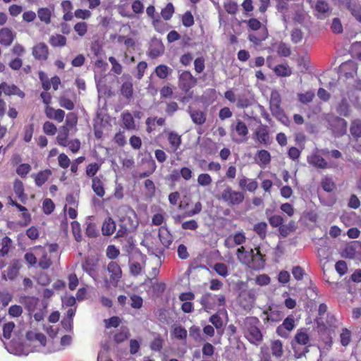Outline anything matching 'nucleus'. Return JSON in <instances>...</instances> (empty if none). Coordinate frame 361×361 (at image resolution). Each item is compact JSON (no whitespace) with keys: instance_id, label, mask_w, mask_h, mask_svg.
Listing matches in <instances>:
<instances>
[{"instance_id":"nucleus-1","label":"nucleus","mask_w":361,"mask_h":361,"mask_svg":"<svg viewBox=\"0 0 361 361\" xmlns=\"http://www.w3.org/2000/svg\"><path fill=\"white\" fill-rule=\"evenodd\" d=\"M259 319L256 317H247L243 322V331L245 338L252 345H259L263 341V334L259 329Z\"/></svg>"},{"instance_id":"nucleus-2","label":"nucleus","mask_w":361,"mask_h":361,"mask_svg":"<svg viewBox=\"0 0 361 361\" xmlns=\"http://www.w3.org/2000/svg\"><path fill=\"white\" fill-rule=\"evenodd\" d=\"M109 274V276H104L103 281L104 287L107 289L111 287H117L120 279L122 277V270L120 265L114 262H110L106 268H104Z\"/></svg>"},{"instance_id":"nucleus-3","label":"nucleus","mask_w":361,"mask_h":361,"mask_svg":"<svg viewBox=\"0 0 361 361\" xmlns=\"http://www.w3.org/2000/svg\"><path fill=\"white\" fill-rule=\"evenodd\" d=\"M216 198L230 207L238 206L243 202L245 193L234 190L231 186L227 185Z\"/></svg>"},{"instance_id":"nucleus-4","label":"nucleus","mask_w":361,"mask_h":361,"mask_svg":"<svg viewBox=\"0 0 361 361\" xmlns=\"http://www.w3.org/2000/svg\"><path fill=\"white\" fill-rule=\"evenodd\" d=\"M281 97L278 93H272L270 100V111L271 114L286 126L290 124V119L281 107Z\"/></svg>"},{"instance_id":"nucleus-5","label":"nucleus","mask_w":361,"mask_h":361,"mask_svg":"<svg viewBox=\"0 0 361 361\" xmlns=\"http://www.w3.org/2000/svg\"><path fill=\"white\" fill-rule=\"evenodd\" d=\"M233 134V140L236 143H243L247 140V135L249 133L248 128L245 123L238 119L235 123L231 126Z\"/></svg>"},{"instance_id":"nucleus-6","label":"nucleus","mask_w":361,"mask_h":361,"mask_svg":"<svg viewBox=\"0 0 361 361\" xmlns=\"http://www.w3.org/2000/svg\"><path fill=\"white\" fill-rule=\"evenodd\" d=\"M197 82V78H195L189 71H183L178 75V87L185 93L188 92L194 87Z\"/></svg>"},{"instance_id":"nucleus-7","label":"nucleus","mask_w":361,"mask_h":361,"mask_svg":"<svg viewBox=\"0 0 361 361\" xmlns=\"http://www.w3.org/2000/svg\"><path fill=\"white\" fill-rule=\"evenodd\" d=\"M253 135L256 141L259 144L268 146L272 142L269 127L267 125L260 124L256 128Z\"/></svg>"},{"instance_id":"nucleus-8","label":"nucleus","mask_w":361,"mask_h":361,"mask_svg":"<svg viewBox=\"0 0 361 361\" xmlns=\"http://www.w3.org/2000/svg\"><path fill=\"white\" fill-rule=\"evenodd\" d=\"M188 207H189L188 202H186L184 204L181 202L179 204V209L184 210V212L182 214L178 215L175 218L176 221H180V220L182 219H185L187 217H192L195 215L199 214L202 210V204L200 201L197 202L194 204V207L192 209H190V210L188 209Z\"/></svg>"},{"instance_id":"nucleus-9","label":"nucleus","mask_w":361,"mask_h":361,"mask_svg":"<svg viewBox=\"0 0 361 361\" xmlns=\"http://www.w3.org/2000/svg\"><path fill=\"white\" fill-rule=\"evenodd\" d=\"M295 326V318L290 314L276 328V332L279 336L287 338L289 336L290 332L294 329Z\"/></svg>"},{"instance_id":"nucleus-10","label":"nucleus","mask_w":361,"mask_h":361,"mask_svg":"<svg viewBox=\"0 0 361 361\" xmlns=\"http://www.w3.org/2000/svg\"><path fill=\"white\" fill-rule=\"evenodd\" d=\"M357 72V64L352 60L342 63L339 66V73L345 79L353 78Z\"/></svg>"},{"instance_id":"nucleus-11","label":"nucleus","mask_w":361,"mask_h":361,"mask_svg":"<svg viewBox=\"0 0 361 361\" xmlns=\"http://www.w3.org/2000/svg\"><path fill=\"white\" fill-rule=\"evenodd\" d=\"M82 268L95 281H99L97 262L90 257H86L82 263Z\"/></svg>"},{"instance_id":"nucleus-12","label":"nucleus","mask_w":361,"mask_h":361,"mask_svg":"<svg viewBox=\"0 0 361 361\" xmlns=\"http://www.w3.org/2000/svg\"><path fill=\"white\" fill-rule=\"evenodd\" d=\"M255 250L256 251L255 253L253 250L252 251V258L250 260L248 267L254 270H260L265 265L264 255L261 253L259 247H256Z\"/></svg>"},{"instance_id":"nucleus-13","label":"nucleus","mask_w":361,"mask_h":361,"mask_svg":"<svg viewBox=\"0 0 361 361\" xmlns=\"http://www.w3.org/2000/svg\"><path fill=\"white\" fill-rule=\"evenodd\" d=\"M255 301V293L252 290H243L239 295V304L245 310H250Z\"/></svg>"},{"instance_id":"nucleus-14","label":"nucleus","mask_w":361,"mask_h":361,"mask_svg":"<svg viewBox=\"0 0 361 361\" xmlns=\"http://www.w3.org/2000/svg\"><path fill=\"white\" fill-rule=\"evenodd\" d=\"M20 268V261L19 259H13L6 270L2 273V278L6 280H14L18 276Z\"/></svg>"},{"instance_id":"nucleus-15","label":"nucleus","mask_w":361,"mask_h":361,"mask_svg":"<svg viewBox=\"0 0 361 361\" xmlns=\"http://www.w3.org/2000/svg\"><path fill=\"white\" fill-rule=\"evenodd\" d=\"M3 92L6 96L17 95L21 99L25 97V92L18 86L14 84L8 85L6 82H3L0 84V97Z\"/></svg>"},{"instance_id":"nucleus-16","label":"nucleus","mask_w":361,"mask_h":361,"mask_svg":"<svg viewBox=\"0 0 361 361\" xmlns=\"http://www.w3.org/2000/svg\"><path fill=\"white\" fill-rule=\"evenodd\" d=\"M49 54V48L44 42H39L32 47V55L36 60L47 61Z\"/></svg>"},{"instance_id":"nucleus-17","label":"nucleus","mask_w":361,"mask_h":361,"mask_svg":"<svg viewBox=\"0 0 361 361\" xmlns=\"http://www.w3.org/2000/svg\"><path fill=\"white\" fill-rule=\"evenodd\" d=\"M314 9L316 11L315 16L318 19H324L329 16L330 7L329 4L324 0H317Z\"/></svg>"},{"instance_id":"nucleus-18","label":"nucleus","mask_w":361,"mask_h":361,"mask_svg":"<svg viewBox=\"0 0 361 361\" xmlns=\"http://www.w3.org/2000/svg\"><path fill=\"white\" fill-rule=\"evenodd\" d=\"M200 303L207 312L214 310L216 305V295L209 293H206L202 296Z\"/></svg>"},{"instance_id":"nucleus-19","label":"nucleus","mask_w":361,"mask_h":361,"mask_svg":"<svg viewBox=\"0 0 361 361\" xmlns=\"http://www.w3.org/2000/svg\"><path fill=\"white\" fill-rule=\"evenodd\" d=\"M35 250H39L41 257L39 259L38 265L42 269H48L52 265V261L48 256V253L45 248L41 245L36 246Z\"/></svg>"},{"instance_id":"nucleus-20","label":"nucleus","mask_w":361,"mask_h":361,"mask_svg":"<svg viewBox=\"0 0 361 361\" xmlns=\"http://www.w3.org/2000/svg\"><path fill=\"white\" fill-rule=\"evenodd\" d=\"M45 115L50 119H54L58 123H61L63 121L65 116V111L61 109H54L50 106H47L44 109Z\"/></svg>"},{"instance_id":"nucleus-21","label":"nucleus","mask_w":361,"mask_h":361,"mask_svg":"<svg viewBox=\"0 0 361 361\" xmlns=\"http://www.w3.org/2000/svg\"><path fill=\"white\" fill-rule=\"evenodd\" d=\"M269 310L270 311L269 313L267 310H264L262 312L263 314L266 315V317L263 319L265 324L268 322H278L283 319V312L278 310H273L271 307L269 308Z\"/></svg>"},{"instance_id":"nucleus-22","label":"nucleus","mask_w":361,"mask_h":361,"mask_svg":"<svg viewBox=\"0 0 361 361\" xmlns=\"http://www.w3.org/2000/svg\"><path fill=\"white\" fill-rule=\"evenodd\" d=\"M167 140L172 152H176L181 145V136L175 131H169L167 133Z\"/></svg>"},{"instance_id":"nucleus-23","label":"nucleus","mask_w":361,"mask_h":361,"mask_svg":"<svg viewBox=\"0 0 361 361\" xmlns=\"http://www.w3.org/2000/svg\"><path fill=\"white\" fill-rule=\"evenodd\" d=\"M308 163L318 169H326L328 164L326 160L318 153H313L307 157Z\"/></svg>"},{"instance_id":"nucleus-24","label":"nucleus","mask_w":361,"mask_h":361,"mask_svg":"<svg viewBox=\"0 0 361 361\" xmlns=\"http://www.w3.org/2000/svg\"><path fill=\"white\" fill-rule=\"evenodd\" d=\"M238 185L240 189L246 190L250 192H254L258 188V183L255 180L245 176L239 180Z\"/></svg>"},{"instance_id":"nucleus-25","label":"nucleus","mask_w":361,"mask_h":361,"mask_svg":"<svg viewBox=\"0 0 361 361\" xmlns=\"http://www.w3.org/2000/svg\"><path fill=\"white\" fill-rule=\"evenodd\" d=\"M14 39V35L12 31L7 27L0 30V44L4 46H9Z\"/></svg>"},{"instance_id":"nucleus-26","label":"nucleus","mask_w":361,"mask_h":361,"mask_svg":"<svg viewBox=\"0 0 361 361\" xmlns=\"http://www.w3.org/2000/svg\"><path fill=\"white\" fill-rule=\"evenodd\" d=\"M116 225L111 217L105 219L102 226V232L104 235H111L116 231Z\"/></svg>"},{"instance_id":"nucleus-27","label":"nucleus","mask_w":361,"mask_h":361,"mask_svg":"<svg viewBox=\"0 0 361 361\" xmlns=\"http://www.w3.org/2000/svg\"><path fill=\"white\" fill-rule=\"evenodd\" d=\"M159 238L161 244L166 248L169 247L173 242V236L166 228L161 227L159 230Z\"/></svg>"},{"instance_id":"nucleus-28","label":"nucleus","mask_w":361,"mask_h":361,"mask_svg":"<svg viewBox=\"0 0 361 361\" xmlns=\"http://www.w3.org/2000/svg\"><path fill=\"white\" fill-rule=\"evenodd\" d=\"M294 341L299 345H306L310 342V336L305 328L298 329L295 335Z\"/></svg>"},{"instance_id":"nucleus-29","label":"nucleus","mask_w":361,"mask_h":361,"mask_svg":"<svg viewBox=\"0 0 361 361\" xmlns=\"http://www.w3.org/2000/svg\"><path fill=\"white\" fill-rule=\"evenodd\" d=\"M130 335L128 328L127 326H121L120 329L114 334V341L117 344L121 343L128 340Z\"/></svg>"},{"instance_id":"nucleus-30","label":"nucleus","mask_w":361,"mask_h":361,"mask_svg":"<svg viewBox=\"0 0 361 361\" xmlns=\"http://www.w3.org/2000/svg\"><path fill=\"white\" fill-rule=\"evenodd\" d=\"M270 350L271 355L276 358H280L283 354V346L281 341L276 339L270 342Z\"/></svg>"},{"instance_id":"nucleus-31","label":"nucleus","mask_w":361,"mask_h":361,"mask_svg":"<svg viewBox=\"0 0 361 361\" xmlns=\"http://www.w3.org/2000/svg\"><path fill=\"white\" fill-rule=\"evenodd\" d=\"M252 249H251L250 251H246L245 247L243 246H241L240 247L238 248L236 252L238 259L242 264H244L248 267L250 260L252 258Z\"/></svg>"},{"instance_id":"nucleus-32","label":"nucleus","mask_w":361,"mask_h":361,"mask_svg":"<svg viewBox=\"0 0 361 361\" xmlns=\"http://www.w3.org/2000/svg\"><path fill=\"white\" fill-rule=\"evenodd\" d=\"M192 122L197 125H203L207 120V114L200 110H192L189 112Z\"/></svg>"},{"instance_id":"nucleus-33","label":"nucleus","mask_w":361,"mask_h":361,"mask_svg":"<svg viewBox=\"0 0 361 361\" xmlns=\"http://www.w3.org/2000/svg\"><path fill=\"white\" fill-rule=\"evenodd\" d=\"M51 173V171L48 169L38 172L35 176V185L42 187L48 180Z\"/></svg>"},{"instance_id":"nucleus-34","label":"nucleus","mask_w":361,"mask_h":361,"mask_svg":"<svg viewBox=\"0 0 361 361\" xmlns=\"http://www.w3.org/2000/svg\"><path fill=\"white\" fill-rule=\"evenodd\" d=\"M92 188L94 192L99 197H103L105 195L104 183L100 178L96 176L92 179Z\"/></svg>"},{"instance_id":"nucleus-35","label":"nucleus","mask_w":361,"mask_h":361,"mask_svg":"<svg viewBox=\"0 0 361 361\" xmlns=\"http://www.w3.org/2000/svg\"><path fill=\"white\" fill-rule=\"evenodd\" d=\"M268 225L265 221H259L253 225L254 232L261 240H264L267 237Z\"/></svg>"},{"instance_id":"nucleus-36","label":"nucleus","mask_w":361,"mask_h":361,"mask_svg":"<svg viewBox=\"0 0 361 361\" xmlns=\"http://www.w3.org/2000/svg\"><path fill=\"white\" fill-rule=\"evenodd\" d=\"M345 8L350 12L355 18L361 23V5L359 4H353L348 1L345 5Z\"/></svg>"},{"instance_id":"nucleus-37","label":"nucleus","mask_w":361,"mask_h":361,"mask_svg":"<svg viewBox=\"0 0 361 361\" xmlns=\"http://www.w3.org/2000/svg\"><path fill=\"white\" fill-rule=\"evenodd\" d=\"M69 130L70 129H68L67 126H62L61 128L60 131L56 137V142L59 145L67 147Z\"/></svg>"},{"instance_id":"nucleus-38","label":"nucleus","mask_w":361,"mask_h":361,"mask_svg":"<svg viewBox=\"0 0 361 361\" xmlns=\"http://www.w3.org/2000/svg\"><path fill=\"white\" fill-rule=\"evenodd\" d=\"M121 94L127 99H130L133 95V85L131 80L125 81L121 87Z\"/></svg>"},{"instance_id":"nucleus-39","label":"nucleus","mask_w":361,"mask_h":361,"mask_svg":"<svg viewBox=\"0 0 361 361\" xmlns=\"http://www.w3.org/2000/svg\"><path fill=\"white\" fill-rule=\"evenodd\" d=\"M123 123L125 128L128 130H135V123L134 118L132 114L127 111L122 114L121 116Z\"/></svg>"},{"instance_id":"nucleus-40","label":"nucleus","mask_w":361,"mask_h":361,"mask_svg":"<svg viewBox=\"0 0 361 361\" xmlns=\"http://www.w3.org/2000/svg\"><path fill=\"white\" fill-rule=\"evenodd\" d=\"M12 240L8 236H4L1 240V248L0 249V257H4L8 254L12 247Z\"/></svg>"},{"instance_id":"nucleus-41","label":"nucleus","mask_w":361,"mask_h":361,"mask_svg":"<svg viewBox=\"0 0 361 361\" xmlns=\"http://www.w3.org/2000/svg\"><path fill=\"white\" fill-rule=\"evenodd\" d=\"M66 38L63 35L56 34L54 35H51L49 37V42L51 44V46L54 47H64L66 44Z\"/></svg>"},{"instance_id":"nucleus-42","label":"nucleus","mask_w":361,"mask_h":361,"mask_svg":"<svg viewBox=\"0 0 361 361\" xmlns=\"http://www.w3.org/2000/svg\"><path fill=\"white\" fill-rule=\"evenodd\" d=\"M154 71L159 78L166 79L171 72V69L166 65L161 64L155 68Z\"/></svg>"},{"instance_id":"nucleus-43","label":"nucleus","mask_w":361,"mask_h":361,"mask_svg":"<svg viewBox=\"0 0 361 361\" xmlns=\"http://www.w3.org/2000/svg\"><path fill=\"white\" fill-rule=\"evenodd\" d=\"M274 73L277 76L286 77L292 74L291 69L286 65L279 64L275 66Z\"/></svg>"},{"instance_id":"nucleus-44","label":"nucleus","mask_w":361,"mask_h":361,"mask_svg":"<svg viewBox=\"0 0 361 361\" xmlns=\"http://www.w3.org/2000/svg\"><path fill=\"white\" fill-rule=\"evenodd\" d=\"M335 126L338 128V130H336L337 135L341 136L346 133L347 130V122L344 118L337 117L335 120Z\"/></svg>"},{"instance_id":"nucleus-45","label":"nucleus","mask_w":361,"mask_h":361,"mask_svg":"<svg viewBox=\"0 0 361 361\" xmlns=\"http://www.w3.org/2000/svg\"><path fill=\"white\" fill-rule=\"evenodd\" d=\"M13 190L15 194L21 200L25 198L24 192V185L21 180L16 179L13 183Z\"/></svg>"},{"instance_id":"nucleus-46","label":"nucleus","mask_w":361,"mask_h":361,"mask_svg":"<svg viewBox=\"0 0 361 361\" xmlns=\"http://www.w3.org/2000/svg\"><path fill=\"white\" fill-rule=\"evenodd\" d=\"M37 15L41 21L49 24L51 22V11L48 8H41L37 11Z\"/></svg>"},{"instance_id":"nucleus-47","label":"nucleus","mask_w":361,"mask_h":361,"mask_svg":"<svg viewBox=\"0 0 361 361\" xmlns=\"http://www.w3.org/2000/svg\"><path fill=\"white\" fill-rule=\"evenodd\" d=\"M174 13V6L172 3H168L166 6L161 9V15L165 20H169Z\"/></svg>"},{"instance_id":"nucleus-48","label":"nucleus","mask_w":361,"mask_h":361,"mask_svg":"<svg viewBox=\"0 0 361 361\" xmlns=\"http://www.w3.org/2000/svg\"><path fill=\"white\" fill-rule=\"evenodd\" d=\"M338 113L343 116H350V106L345 99L341 100L337 107Z\"/></svg>"},{"instance_id":"nucleus-49","label":"nucleus","mask_w":361,"mask_h":361,"mask_svg":"<svg viewBox=\"0 0 361 361\" xmlns=\"http://www.w3.org/2000/svg\"><path fill=\"white\" fill-rule=\"evenodd\" d=\"M146 13L149 17H150L152 19L153 25L155 27V29H157V27L159 24L161 23V21L159 19V17L155 16V8L154 6L150 5L146 9Z\"/></svg>"},{"instance_id":"nucleus-50","label":"nucleus","mask_w":361,"mask_h":361,"mask_svg":"<svg viewBox=\"0 0 361 361\" xmlns=\"http://www.w3.org/2000/svg\"><path fill=\"white\" fill-rule=\"evenodd\" d=\"M350 131L354 137H361V121L357 120L353 121L350 128Z\"/></svg>"},{"instance_id":"nucleus-51","label":"nucleus","mask_w":361,"mask_h":361,"mask_svg":"<svg viewBox=\"0 0 361 361\" xmlns=\"http://www.w3.org/2000/svg\"><path fill=\"white\" fill-rule=\"evenodd\" d=\"M213 269L216 274L223 277H226L228 274L227 265L222 262L215 263L213 266Z\"/></svg>"},{"instance_id":"nucleus-52","label":"nucleus","mask_w":361,"mask_h":361,"mask_svg":"<svg viewBox=\"0 0 361 361\" xmlns=\"http://www.w3.org/2000/svg\"><path fill=\"white\" fill-rule=\"evenodd\" d=\"M58 100L60 106L62 108H64L68 111H71L75 108L73 102L65 96H60Z\"/></svg>"},{"instance_id":"nucleus-53","label":"nucleus","mask_w":361,"mask_h":361,"mask_svg":"<svg viewBox=\"0 0 361 361\" xmlns=\"http://www.w3.org/2000/svg\"><path fill=\"white\" fill-rule=\"evenodd\" d=\"M257 158L263 165H267L271 161V154L266 149H261L257 152Z\"/></svg>"},{"instance_id":"nucleus-54","label":"nucleus","mask_w":361,"mask_h":361,"mask_svg":"<svg viewBox=\"0 0 361 361\" xmlns=\"http://www.w3.org/2000/svg\"><path fill=\"white\" fill-rule=\"evenodd\" d=\"M197 181L200 185L203 187H207L212 184V178L211 176L208 173H200L197 176Z\"/></svg>"},{"instance_id":"nucleus-55","label":"nucleus","mask_w":361,"mask_h":361,"mask_svg":"<svg viewBox=\"0 0 361 361\" xmlns=\"http://www.w3.org/2000/svg\"><path fill=\"white\" fill-rule=\"evenodd\" d=\"M130 305L133 309H140L143 305L142 298L137 294H131L130 296Z\"/></svg>"},{"instance_id":"nucleus-56","label":"nucleus","mask_w":361,"mask_h":361,"mask_svg":"<svg viewBox=\"0 0 361 361\" xmlns=\"http://www.w3.org/2000/svg\"><path fill=\"white\" fill-rule=\"evenodd\" d=\"M99 169L100 165L99 164L95 162L91 163L87 166L85 173L87 176L93 178L94 177H96L95 175Z\"/></svg>"},{"instance_id":"nucleus-57","label":"nucleus","mask_w":361,"mask_h":361,"mask_svg":"<svg viewBox=\"0 0 361 361\" xmlns=\"http://www.w3.org/2000/svg\"><path fill=\"white\" fill-rule=\"evenodd\" d=\"M71 228L75 240L77 242H80L82 240V235L80 224L76 221H73L71 223Z\"/></svg>"},{"instance_id":"nucleus-58","label":"nucleus","mask_w":361,"mask_h":361,"mask_svg":"<svg viewBox=\"0 0 361 361\" xmlns=\"http://www.w3.org/2000/svg\"><path fill=\"white\" fill-rule=\"evenodd\" d=\"M259 361H272L269 348L267 345L261 346Z\"/></svg>"},{"instance_id":"nucleus-59","label":"nucleus","mask_w":361,"mask_h":361,"mask_svg":"<svg viewBox=\"0 0 361 361\" xmlns=\"http://www.w3.org/2000/svg\"><path fill=\"white\" fill-rule=\"evenodd\" d=\"M77 123H78V116H77L76 114L71 112L66 115V118L65 121L66 125L64 126H67V128H68V129H70V128H72L74 126H75L77 125Z\"/></svg>"},{"instance_id":"nucleus-60","label":"nucleus","mask_w":361,"mask_h":361,"mask_svg":"<svg viewBox=\"0 0 361 361\" xmlns=\"http://www.w3.org/2000/svg\"><path fill=\"white\" fill-rule=\"evenodd\" d=\"M54 209L55 204L51 199L47 198L43 201L42 209L45 214H51L54 212Z\"/></svg>"},{"instance_id":"nucleus-61","label":"nucleus","mask_w":361,"mask_h":361,"mask_svg":"<svg viewBox=\"0 0 361 361\" xmlns=\"http://www.w3.org/2000/svg\"><path fill=\"white\" fill-rule=\"evenodd\" d=\"M73 28L80 37H84L87 32V24L84 21L77 23Z\"/></svg>"},{"instance_id":"nucleus-62","label":"nucleus","mask_w":361,"mask_h":361,"mask_svg":"<svg viewBox=\"0 0 361 361\" xmlns=\"http://www.w3.org/2000/svg\"><path fill=\"white\" fill-rule=\"evenodd\" d=\"M173 336L179 340H185L187 338V331L181 326H176L173 329Z\"/></svg>"},{"instance_id":"nucleus-63","label":"nucleus","mask_w":361,"mask_h":361,"mask_svg":"<svg viewBox=\"0 0 361 361\" xmlns=\"http://www.w3.org/2000/svg\"><path fill=\"white\" fill-rule=\"evenodd\" d=\"M43 132L47 135H54L57 131L56 126L50 121H46L43 124Z\"/></svg>"},{"instance_id":"nucleus-64","label":"nucleus","mask_w":361,"mask_h":361,"mask_svg":"<svg viewBox=\"0 0 361 361\" xmlns=\"http://www.w3.org/2000/svg\"><path fill=\"white\" fill-rule=\"evenodd\" d=\"M31 171V166L29 164H21L16 169V173L21 178H25Z\"/></svg>"}]
</instances>
